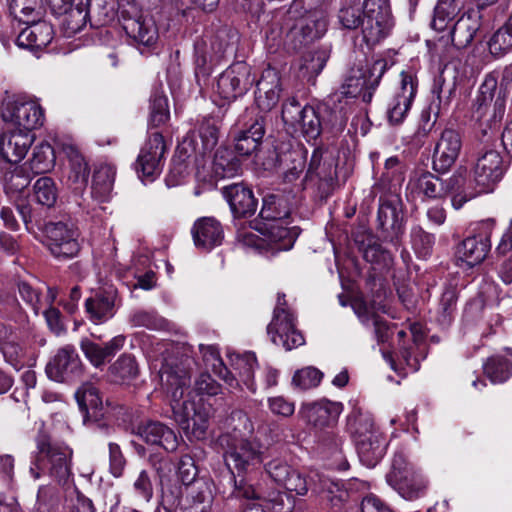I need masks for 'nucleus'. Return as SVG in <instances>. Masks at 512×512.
Masks as SVG:
<instances>
[{"mask_svg":"<svg viewBox=\"0 0 512 512\" xmlns=\"http://www.w3.org/2000/svg\"><path fill=\"white\" fill-rule=\"evenodd\" d=\"M61 496L58 488L42 485L38 489L37 500L33 512H58Z\"/></svg>","mask_w":512,"mask_h":512,"instance_id":"50","label":"nucleus"},{"mask_svg":"<svg viewBox=\"0 0 512 512\" xmlns=\"http://www.w3.org/2000/svg\"><path fill=\"white\" fill-rule=\"evenodd\" d=\"M382 75L383 67L379 66V63H374L372 67L368 65L353 67L331 98L334 102L340 103L343 99L361 96L363 102L370 103Z\"/></svg>","mask_w":512,"mask_h":512,"instance_id":"11","label":"nucleus"},{"mask_svg":"<svg viewBox=\"0 0 512 512\" xmlns=\"http://www.w3.org/2000/svg\"><path fill=\"white\" fill-rule=\"evenodd\" d=\"M387 483L405 499L420 497L426 482L422 475L410 464L403 453H396L392 460L390 472L386 475Z\"/></svg>","mask_w":512,"mask_h":512,"instance_id":"14","label":"nucleus"},{"mask_svg":"<svg viewBox=\"0 0 512 512\" xmlns=\"http://www.w3.org/2000/svg\"><path fill=\"white\" fill-rule=\"evenodd\" d=\"M72 459L73 449L68 444L39 430L30 456L29 473L35 480L47 475L58 484H66L72 476Z\"/></svg>","mask_w":512,"mask_h":512,"instance_id":"4","label":"nucleus"},{"mask_svg":"<svg viewBox=\"0 0 512 512\" xmlns=\"http://www.w3.org/2000/svg\"><path fill=\"white\" fill-rule=\"evenodd\" d=\"M360 461L367 467H374L384 456L386 441L380 431L355 441Z\"/></svg>","mask_w":512,"mask_h":512,"instance_id":"35","label":"nucleus"},{"mask_svg":"<svg viewBox=\"0 0 512 512\" xmlns=\"http://www.w3.org/2000/svg\"><path fill=\"white\" fill-rule=\"evenodd\" d=\"M115 298L113 291H103L85 300V311L95 324L111 319L115 314Z\"/></svg>","mask_w":512,"mask_h":512,"instance_id":"34","label":"nucleus"},{"mask_svg":"<svg viewBox=\"0 0 512 512\" xmlns=\"http://www.w3.org/2000/svg\"><path fill=\"white\" fill-rule=\"evenodd\" d=\"M488 47L491 55L496 58H501L512 51V13L490 37Z\"/></svg>","mask_w":512,"mask_h":512,"instance_id":"44","label":"nucleus"},{"mask_svg":"<svg viewBox=\"0 0 512 512\" xmlns=\"http://www.w3.org/2000/svg\"><path fill=\"white\" fill-rule=\"evenodd\" d=\"M339 170V162H310L300 189L311 188L319 199H326L337 182L341 178L343 181L346 179V174L341 176Z\"/></svg>","mask_w":512,"mask_h":512,"instance_id":"17","label":"nucleus"},{"mask_svg":"<svg viewBox=\"0 0 512 512\" xmlns=\"http://www.w3.org/2000/svg\"><path fill=\"white\" fill-rule=\"evenodd\" d=\"M218 442L224 451V460L230 470L249 472L266 459L263 447L256 439L240 437L233 432L220 435Z\"/></svg>","mask_w":512,"mask_h":512,"instance_id":"10","label":"nucleus"},{"mask_svg":"<svg viewBox=\"0 0 512 512\" xmlns=\"http://www.w3.org/2000/svg\"><path fill=\"white\" fill-rule=\"evenodd\" d=\"M506 170L505 162H475L472 172L461 166L449 183L454 209L459 210L478 195L493 191Z\"/></svg>","mask_w":512,"mask_h":512,"instance_id":"5","label":"nucleus"},{"mask_svg":"<svg viewBox=\"0 0 512 512\" xmlns=\"http://www.w3.org/2000/svg\"><path fill=\"white\" fill-rule=\"evenodd\" d=\"M229 362L233 370L238 373L239 382H242L249 391L255 393L257 387L254 381V368L258 366L256 355L253 352L231 353Z\"/></svg>","mask_w":512,"mask_h":512,"instance_id":"38","label":"nucleus"},{"mask_svg":"<svg viewBox=\"0 0 512 512\" xmlns=\"http://www.w3.org/2000/svg\"><path fill=\"white\" fill-rule=\"evenodd\" d=\"M341 402L321 399L303 403L298 411L299 417L316 429L323 430L334 427L343 412Z\"/></svg>","mask_w":512,"mask_h":512,"instance_id":"20","label":"nucleus"},{"mask_svg":"<svg viewBox=\"0 0 512 512\" xmlns=\"http://www.w3.org/2000/svg\"><path fill=\"white\" fill-rule=\"evenodd\" d=\"M8 125L10 136L0 135V160H23L31 146L34 135L31 131L43 124L42 108L33 101H8L1 112Z\"/></svg>","mask_w":512,"mask_h":512,"instance_id":"2","label":"nucleus"},{"mask_svg":"<svg viewBox=\"0 0 512 512\" xmlns=\"http://www.w3.org/2000/svg\"><path fill=\"white\" fill-rule=\"evenodd\" d=\"M297 316L289 307L286 295L277 294V302L273 311L271 322L267 326V333L271 341L286 350H292L304 344L305 339L296 327Z\"/></svg>","mask_w":512,"mask_h":512,"instance_id":"12","label":"nucleus"},{"mask_svg":"<svg viewBox=\"0 0 512 512\" xmlns=\"http://www.w3.org/2000/svg\"><path fill=\"white\" fill-rule=\"evenodd\" d=\"M14 287L17 289L22 300L38 315L42 308L40 292L29 282L22 279H16Z\"/></svg>","mask_w":512,"mask_h":512,"instance_id":"61","label":"nucleus"},{"mask_svg":"<svg viewBox=\"0 0 512 512\" xmlns=\"http://www.w3.org/2000/svg\"><path fill=\"white\" fill-rule=\"evenodd\" d=\"M125 340L126 337L124 335H117L104 346H101L86 338L81 341L80 347L91 364L99 367L123 348Z\"/></svg>","mask_w":512,"mask_h":512,"instance_id":"31","label":"nucleus"},{"mask_svg":"<svg viewBox=\"0 0 512 512\" xmlns=\"http://www.w3.org/2000/svg\"><path fill=\"white\" fill-rule=\"evenodd\" d=\"M170 117L168 99L160 91H155L150 97L149 122L158 127L167 122Z\"/></svg>","mask_w":512,"mask_h":512,"instance_id":"54","label":"nucleus"},{"mask_svg":"<svg viewBox=\"0 0 512 512\" xmlns=\"http://www.w3.org/2000/svg\"><path fill=\"white\" fill-rule=\"evenodd\" d=\"M31 162H0V172L3 174L4 191L6 194L20 193L30 183L33 177Z\"/></svg>","mask_w":512,"mask_h":512,"instance_id":"25","label":"nucleus"},{"mask_svg":"<svg viewBox=\"0 0 512 512\" xmlns=\"http://www.w3.org/2000/svg\"><path fill=\"white\" fill-rule=\"evenodd\" d=\"M136 434L147 444L160 446L167 452L176 451L179 445L174 430L159 421L140 424Z\"/></svg>","mask_w":512,"mask_h":512,"instance_id":"24","label":"nucleus"},{"mask_svg":"<svg viewBox=\"0 0 512 512\" xmlns=\"http://www.w3.org/2000/svg\"><path fill=\"white\" fill-rule=\"evenodd\" d=\"M49 379L55 382L68 383L82 375V362L72 345L59 348L49 360L45 368Z\"/></svg>","mask_w":512,"mask_h":512,"instance_id":"18","label":"nucleus"},{"mask_svg":"<svg viewBox=\"0 0 512 512\" xmlns=\"http://www.w3.org/2000/svg\"><path fill=\"white\" fill-rule=\"evenodd\" d=\"M0 319L14 322L24 319V310L14 294L0 290Z\"/></svg>","mask_w":512,"mask_h":512,"instance_id":"52","label":"nucleus"},{"mask_svg":"<svg viewBox=\"0 0 512 512\" xmlns=\"http://www.w3.org/2000/svg\"><path fill=\"white\" fill-rule=\"evenodd\" d=\"M329 57L330 51L325 47L306 52L301 57L299 76L307 82L314 84L317 76L324 69Z\"/></svg>","mask_w":512,"mask_h":512,"instance_id":"37","label":"nucleus"},{"mask_svg":"<svg viewBox=\"0 0 512 512\" xmlns=\"http://www.w3.org/2000/svg\"><path fill=\"white\" fill-rule=\"evenodd\" d=\"M462 141L459 133L445 129L434 149V158L439 160H457L461 153Z\"/></svg>","mask_w":512,"mask_h":512,"instance_id":"43","label":"nucleus"},{"mask_svg":"<svg viewBox=\"0 0 512 512\" xmlns=\"http://www.w3.org/2000/svg\"><path fill=\"white\" fill-rule=\"evenodd\" d=\"M223 195L235 217H248L255 213L257 200L251 189L241 184H233L224 187Z\"/></svg>","mask_w":512,"mask_h":512,"instance_id":"29","label":"nucleus"},{"mask_svg":"<svg viewBox=\"0 0 512 512\" xmlns=\"http://www.w3.org/2000/svg\"><path fill=\"white\" fill-rule=\"evenodd\" d=\"M129 323L133 327H144L150 330H160L166 326L164 318L155 311L136 310L129 316Z\"/></svg>","mask_w":512,"mask_h":512,"instance_id":"58","label":"nucleus"},{"mask_svg":"<svg viewBox=\"0 0 512 512\" xmlns=\"http://www.w3.org/2000/svg\"><path fill=\"white\" fill-rule=\"evenodd\" d=\"M255 82L252 68L246 62L238 61L223 71L217 80V93L227 102L245 95Z\"/></svg>","mask_w":512,"mask_h":512,"instance_id":"16","label":"nucleus"},{"mask_svg":"<svg viewBox=\"0 0 512 512\" xmlns=\"http://www.w3.org/2000/svg\"><path fill=\"white\" fill-rule=\"evenodd\" d=\"M38 240L58 261H68L80 252L79 232L69 220H48L37 224Z\"/></svg>","mask_w":512,"mask_h":512,"instance_id":"8","label":"nucleus"},{"mask_svg":"<svg viewBox=\"0 0 512 512\" xmlns=\"http://www.w3.org/2000/svg\"><path fill=\"white\" fill-rule=\"evenodd\" d=\"M364 40L376 44L385 38L393 26L389 0H364Z\"/></svg>","mask_w":512,"mask_h":512,"instance_id":"15","label":"nucleus"},{"mask_svg":"<svg viewBox=\"0 0 512 512\" xmlns=\"http://www.w3.org/2000/svg\"><path fill=\"white\" fill-rule=\"evenodd\" d=\"M360 322L366 327L374 328V336L379 344L387 342L392 335V326L378 314L371 312L364 304L355 307Z\"/></svg>","mask_w":512,"mask_h":512,"instance_id":"40","label":"nucleus"},{"mask_svg":"<svg viewBox=\"0 0 512 512\" xmlns=\"http://www.w3.org/2000/svg\"><path fill=\"white\" fill-rule=\"evenodd\" d=\"M512 364L502 356H491L483 364L485 375L492 383H503L511 376Z\"/></svg>","mask_w":512,"mask_h":512,"instance_id":"49","label":"nucleus"},{"mask_svg":"<svg viewBox=\"0 0 512 512\" xmlns=\"http://www.w3.org/2000/svg\"><path fill=\"white\" fill-rule=\"evenodd\" d=\"M77 403L83 412L85 423H92L94 429L109 435L113 430L107 423L102 422L105 412L99 390L92 383L82 384L75 393Z\"/></svg>","mask_w":512,"mask_h":512,"instance_id":"19","label":"nucleus"},{"mask_svg":"<svg viewBox=\"0 0 512 512\" xmlns=\"http://www.w3.org/2000/svg\"><path fill=\"white\" fill-rule=\"evenodd\" d=\"M115 171L107 162H98L92 175V196L104 201L113 188Z\"/></svg>","mask_w":512,"mask_h":512,"instance_id":"39","label":"nucleus"},{"mask_svg":"<svg viewBox=\"0 0 512 512\" xmlns=\"http://www.w3.org/2000/svg\"><path fill=\"white\" fill-rule=\"evenodd\" d=\"M192 235L197 248L210 251L222 243L223 229L216 219L204 217L194 223Z\"/></svg>","mask_w":512,"mask_h":512,"instance_id":"28","label":"nucleus"},{"mask_svg":"<svg viewBox=\"0 0 512 512\" xmlns=\"http://www.w3.org/2000/svg\"><path fill=\"white\" fill-rule=\"evenodd\" d=\"M400 76V88L387 106V117L392 124H400L404 121L418 89V79L412 71H403Z\"/></svg>","mask_w":512,"mask_h":512,"instance_id":"21","label":"nucleus"},{"mask_svg":"<svg viewBox=\"0 0 512 512\" xmlns=\"http://www.w3.org/2000/svg\"><path fill=\"white\" fill-rule=\"evenodd\" d=\"M241 173V162H199L196 167V180L199 186L194 193L198 196L201 189L213 190L219 180L232 178Z\"/></svg>","mask_w":512,"mask_h":512,"instance_id":"22","label":"nucleus"},{"mask_svg":"<svg viewBox=\"0 0 512 512\" xmlns=\"http://www.w3.org/2000/svg\"><path fill=\"white\" fill-rule=\"evenodd\" d=\"M497 86V72L486 74L471 104V117L480 124L484 136L487 130L497 131L505 115L507 98L504 92H497Z\"/></svg>","mask_w":512,"mask_h":512,"instance_id":"7","label":"nucleus"},{"mask_svg":"<svg viewBox=\"0 0 512 512\" xmlns=\"http://www.w3.org/2000/svg\"><path fill=\"white\" fill-rule=\"evenodd\" d=\"M495 222L487 219L479 222L473 235L466 237L456 248L457 265L472 268L481 264L491 250V235Z\"/></svg>","mask_w":512,"mask_h":512,"instance_id":"13","label":"nucleus"},{"mask_svg":"<svg viewBox=\"0 0 512 512\" xmlns=\"http://www.w3.org/2000/svg\"><path fill=\"white\" fill-rule=\"evenodd\" d=\"M160 379L170 398L174 420L188 438L204 439L208 429L209 414L206 409L190 400H183L190 386V373L183 363L166 361L160 369Z\"/></svg>","mask_w":512,"mask_h":512,"instance_id":"1","label":"nucleus"},{"mask_svg":"<svg viewBox=\"0 0 512 512\" xmlns=\"http://www.w3.org/2000/svg\"><path fill=\"white\" fill-rule=\"evenodd\" d=\"M479 21L471 15H462L449 29L448 40L457 49L466 48L479 30Z\"/></svg>","mask_w":512,"mask_h":512,"instance_id":"36","label":"nucleus"},{"mask_svg":"<svg viewBox=\"0 0 512 512\" xmlns=\"http://www.w3.org/2000/svg\"><path fill=\"white\" fill-rule=\"evenodd\" d=\"M457 299V289L452 285L445 287L439 303V321L442 325H449L451 323Z\"/></svg>","mask_w":512,"mask_h":512,"instance_id":"59","label":"nucleus"},{"mask_svg":"<svg viewBox=\"0 0 512 512\" xmlns=\"http://www.w3.org/2000/svg\"><path fill=\"white\" fill-rule=\"evenodd\" d=\"M54 30L51 24L40 19L30 22L18 35L16 43L19 47L30 51H39L51 43Z\"/></svg>","mask_w":512,"mask_h":512,"instance_id":"26","label":"nucleus"},{"mask_svg":"<svg viewBox=\"0 0 512 512\" xmlns=\"http://www.w3.org/2000/svg\"><path fill=\"white\" fill-rule=\"evenodd\" d=\"M364 259L371 263L382 267H389L392 263V256L389 251L385 250L379 243H369L363 250Z\"/></svg>","mask_w":512,"mask_h":512,"instance_id":"64","label":"nucleus"},{"mask_svg":"<svg viewBox=\"0 0 512 512\" xmlns=\"http://www.w3.org/2000/svg\"><path fill=\"white\" fill-rule=\"evenodd\" d=\"M412 247L419 258H427L433 251L435 237L424 231L420 226H415L411 230Z\"/></svg>","mask_w":512,"mask_h":512,"instance_id":"57","label":"nucleus"},{"mask_svg":"<svg viewBox=\"0 0 512 512\" xmlns=\"http://www.w3.org/2000/svg\"><path fill=\"white\" fill-rule=\"evenodd\" d=\"M264 509L271 512H292L295 506V499L286 492L270 491L263 497L260 503Z\"/></svg>","mask_w":512,"mask_h":512,"instance_id":"55","label":"nucleus"},{"mask_svg":"<svg viewBox=\"0 0 512 512\" xmlns=\"http://www.w3.org/2000/svg\"><path fill=\"white\" fill-rule=\"evenodd\" d=\"M321 442L335 456V460L338 462L336 468L339 470L348 469L349 464L344 459L342 452L343 438L337 433L327 432L323 435Z\"/></svg>","mask_w":512,"mask_h":512,"instance_id":"63","label":"nucleus"},{"mask_svg":"<svg viewBox=\"0 0 512 512\" xmlns=\"http://www.w3.org/2000/svg\"><path fill=\"white\" fill-rule=\"evenodd\" d=\"M122 27L126 34L139 46L151 48L158 41V28L151 17L139 16L124 19Z\"/></svg>","mask_w":512,"mask_h":512,"instance_id":"27","label":"nucleus"},{"mask_svg":"<svg viewBox=\"0 0 512 512\" xmlns=\"http://www.w3.org/2000/svg\"><path fill=\"white\" fill-rule=\"evenodd\" d=\"M338 20L345 29L353 30L361 26L364 35L365 15L361 0H344L338 12Z\"/></svg>","mask_w":512,"mask_h":512,"instance_id":"45","label":"nucleus"},{"mask_svg":"<svg viewBox=\"0 0 512 512\" xmlns=\"http://www.w3.org/2000/svg\"><path fill=\"white\" fill-rule=\"evenodd\" d=\"M288 221H271L262 222L261 226H255L254 228L266 235L271 244L275 245V248L280 251L290 250L297 238V233L294 231L295 227L288 228Z\"/></svg>","mask_w":512,"mask_h":512,"instance_id":"33","label":"nucleus"},{"mask_svg":"<svg viewBox=\"0 0 512 512\" xmlns=\"http://www.w3.org/2000/svg\"><path fill=\"white\" fill-rule=\"evenodd\" d=\"M461 9L459 0H439L431 22V27L439 32L445 31L449 23L458 15Z\"/></svg>","mask_w":512,"mask_h":512,"instance_id":"46","label":"nucleus"},{"mask_svg":"<svg viewBox=\"0 0 512 512\" xmlns=\"http://www.w3.org/2000/svg\"><path fill=\"white\" fill-rule=\"evenodd\" d=\"M347 430L354 442L379 431L372 416L359 408H354L347 416Z\"/></svg>","mask_w":512,"mask_h":512,"instance_id":"42","label":"nucleus"},{"mask_svg":"<svg viewBox=\"0 0 512 512\" xmlns=\"http://www.w3.org/2000/svg\"><path fill=\"white\" fill-rule=\"evenodd\" d=\"M328 113L326 106L301 105L295 97H291L283 102L281 117L288 131L299 132L307 141H311L316 140L328 125L337 131L345 127L346 119L343 115H334V120L326 121L324 115Z\"/></svg>","mask_w":512,"mask_h":512,"instance_id":"6","label":"nucleus"},{"mask_svg":"<svg viewBox=\"0 0 512 512\" xmlns=\"http://www.w3.org/2000/svg\"><path fill=\"white\" fill-rule=\"evenodd\" d=\"M213 503L211 486L203 479H198L185 488L182 504L186 512H209Z\"/></svg>","mask_w":512,"mask_h":512,"instance_id":"32","label":"nucleus"},{"mask_svg":"<svg viewBox=\"0 0 512 512\" xmlns=\"http://www.w3.org/2000/svg\"><path fill=\"white\" fill-rule=\"evenodd\" d=\"M61 16H63L61 27L65 36L73 37L86 26L88 11L82 3H80L71 6V8Z\"/></svg>","mask_w":512,"mask_h":512,"instance_id":"47","label":"nucleus"},{"mask_svg":"<svg viewBox=\"0 0 512 512\" xmlns=\"http://www.w3.org/2000/svg\"><path fill=\"white\" fill-rule=\"evenodd\" d=\"M377 213L378 226L382 230H393L398 232L401 228L402 215L399 209V200L397 198H380Z\"/></svg>","mask_w":512,"mask_h":512,"instance_id":"41","label":"nucleus"},{"mask_svg":"<svg viewBox=\"0 0 512 512\" xmlns=\"http://www.w3.org/2000/svg\"><path fill=\"white\" fill-rule=\"evenodd\" d=\"M36 202L42 206L51 208L58 198V190L55 182L50 177H40L33 185Z\"/></svg>","mask_w":512,"mask_h":512,"instance_id":"51","label":"nucleus"},{"mask_svg":"<svg viewBox=\"0 0 512 512\" xmlns=\"http://www.w3.org/2000/svg\"><path fill=\"white\" fill-rule=\"evenodd\" d=\"M323 377V373L314 367H306L295 372L292 383L301 390L317 387Z\"/></svg>","mask_w":512,"mask_h":512,"instance_id":"62","label":"nucleus"},{"mask_svg":"<svg viewBox=\"0 0 512 512\" xmlns=\"http://www.w3.org/2000/svg\"><path fill=\"white\" fill-rule=\"evenodd\" d=\"M296 204L297 197L291 192L266 194L262 199L259 216L263 222L283 221L288 219Z\"/></svg>","mask_w":512,"mask_h":512,"instance_id":"23","label":"nucleus"},{"mask_svg":"<svg viewBox=\"0 0 512 512\" xmlns=\"http://www.w3.org/2000/svg\"><path fill=\"white\" fill-rule=\"evenodd\" d=\"M110 372L117 381L134 379L138 374L135 357L130 354L121 355L110 367Z\"/></svg>","mask_w":512,"mask_h":512,"instance_id":"56","label":"nucleus"},{"mask_svg":"<svg viewBox=\"0 0 512 512\" xmlns=\"http://www.w3.org/2000/svg\"><path fill=\"white\" fill-rule=\"evenodd\" d=\"M236 33L229 27L219 28L213 35L194 44L195 75L206 79L228 53L233 51Z\"/></svg>","mask_w":512,"mask_h":512,"instance_id":"9","label":"nucleus"},{"mask_svg":"<svg viewBox=\"0 0 512 512\" xmlns=\"http://www.w3.org/2000/svg\"><path fill=\"white\" fill-rule=\"evenodd\" d=\"M167 152V145L161 133L150 134L136 160H162Z\"/></svg>","mask_w":512,"mask_h":512,"instance_id":"53","label":"nucleus"},{"mask_svg":"<svg viewBox=\"0 0 512 512\" xmlns=\"http://www.w3.org/2000/svg\"><path fill=\"white\" fill-rule=\"evenodd\" d=\"M264 134V117L257 116L247 129L241 130L235 137V152L239 156L253 155L260 147Z\"/></svg>","mask_w":512,"mask_h":512,"instance_id":"30","label":"nucleus"},{"mask_svg":"<svg viewBox=\"0 0 512 512\" xmlns=\"http://www.w3.org/2000/svg\"><path fill=\"white\" fill-rule=\"evenodd\" d=\"M288 25L284 46L297 52L324 36L328 28L326 0H293L287 10Z\"/></svg>","mask_w":512,"mask_h":512,"instance_id":"3","label":"nucleus"},{"mask_svg":"<svg viewBox=\"0 0 512 512\" xmlns=\"http://www.w3.org/2000/svg\"><path fill=\"white\" fill-rule=\"evenodd\" d=\"M67 183L75 185V190L86 187L89 176L88 162H68L65 168Z\"/></svg>","mask_w":512,"mask_h":512,"instance_id":"60","label":"nucleus"},{"mask_svg":"<svg viewBox=\"0 0 512 512\" xmlns=\"http://www.w3.org/2000/svg\"><path fill=\"white\" fill-rule=\"evenodd\" d=\"M9 9L16 20L25 24L39 20L42 15L40 0H12Z\"/></svg>","mask_w":512,"mask_h":512,"instance_id":"48","label":"nucleus"}]
</instances>
